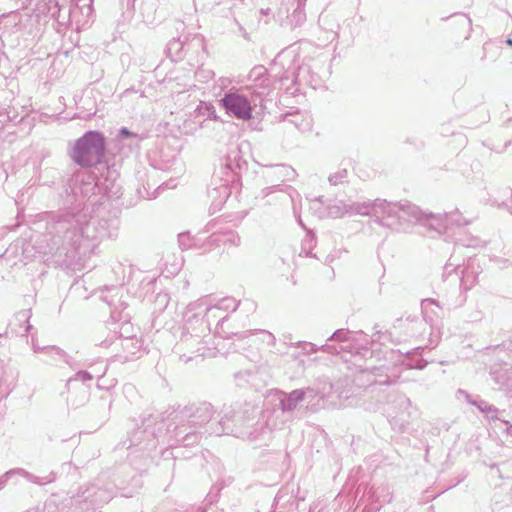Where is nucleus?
I'll list each match as a JSON object with an SVG mask.
<instances>
[{"label": "nucleus", "mask_w": 512, "mask_h": 512, "mask_svg": "<svg viewBox=\"0 0 512 512\" xmlns=\"http://www.w3.org/2000/svg\"><path fill=\"white\" fill-rule=\"evenodd\" d=\"M105 152V138L95 131L84 134L77 140L73 158L80 165L89 166L98 163Z\"/></svg>", "instance_id": "1"}, {"label": "nucleus", "mask_w": 512, "mask_h": 512, "mask_svg": "<svg viewBox=\"0 0 512 512\" xmlns=\"http://www.w3.org/2000/svg\"><path fill=\"white\" fill-rule=\"evenodd\" d=\"M222 101L227 113L242 120L251 118L252 107L246 97L237 93H229L225 95Z\"/></svg>", "instance_id": "2"}, {"label": "nucleus", "mask_w": 512, "mask_h": 512, "mask_svg": "<svg viewBox=\"0 0 512 512\" xmlns=\"http://www.w3.org/2000/svg\"><path fill=\"white\" fill-rule=\"evenodd\" d=\"M121 132H122V134H124V135H129V132H128L126 129H122V130H121Z\"/></svg>", "instance_id": "3"}, {"label": "nucleus", "mask_w": 512, "mask_h": 512, "mask_svg": "<svg viewBox=\"0 0 512 512\" xmlns=\"http://www.w3.org/2000/svg\"><path fill=\"white\" fill-rule=\"evenodd\" d=\"M508 44L512 46V40H508Z\"/></svg>", "instance_id": "4"}]
</instances>
